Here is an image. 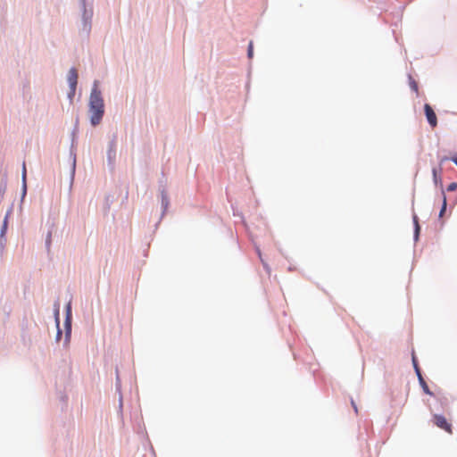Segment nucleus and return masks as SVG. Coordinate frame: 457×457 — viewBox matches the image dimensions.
<instances>
[{"mask_svg": "<svg viewBox=\"0 0 457 457\" xmlns=\"http://www.w3.org/2000/svg\"><path fill=\"white\" fill-rule=\"evenodd\" d=\"M258 254H259V257L262 261V262L263 263L264 266H266V263L263 262V260L262 259V254H261V252L258 250Z\"/></svg>", "mask_w": 457, "mask_h": 457, "instance_id": "22", "label": "nucleus"}, {"mask_svg": "<svg viewBox=\"0 0 457 457\" xmlns=\"http://www.w3.org/2000/svg\"><path fill=\"white\" fill-rule=\"evenodd\" d=\"M424 112L429 125L432 128H436L437 126V118L433 108L428 104H425Z\"/></svg>", "mask_w": 457, "mask_h": 457, "instance_id": "3", "label": "nucleus"}, {"mask_svg": "<svg viewBox=\"0 0 457 457\" xmlns=\"http://www.w3.org/2000/svg\"><path fill=\"white\" fill-rule=\"evenodd\" d=\"M432 422L438 428L445 431L448 434H453L452 424L445 416L441 414H434L432 417Z\"/></svg>", "mask_w": 457, "mask_h": 457, "instance_id": "2", "label": "nucleus"}, {"mask_svg": "<svg viewBox=\"0 0 457 457\" xmlns=\"http://www.w3.org/2000/svg\"><path fill=\"white\" fill-rule=\"evenodd\" d=\"M90 121L93 126L98 125L104 113V100L98 89V82L95 81L89 97Z\"/></svg>", "mask_w": 457, "mask_h": 457, "instance_id": "1", "label": "nucleus"}, {"mask_svg": "<svg viewBox=\"0 0 457 457\" xmlns=\"http://www.w3.org/2000/svg\"><path fill=\"white\" fill-rule=\"evenodd\" d=\"M409 85H410V87L416 93L418 94L419 92V88H418V83L415 81V79L410 76L409 77Z\"/></svg>", "mask_w": 457, "mask_h": 457, "instance_id": "8", "label": "nucleus"}, {"mask_svg": "<svg viewBox=\"0 0 457 457\" xmlns=\"http://www.w3.org/2000/svg\"><path fill=\"white\" fill-rule=\"evenodd\" d=\"M6 227H7V217H5V219H4L3 228H2V233H4Z\"/></svg>", "mask_w": 457, "mask_h": 457, "instance_id": "18", "label": "nucleus"}, {"mask_svg": "<svg viewBox=\"0 0 457 457\" xmlns=\"http://www.w3.org/2000/svg\"><path fill=\"white\" fill-rule=\"evenodd\" d=\"M445 210H446V197H445V194L443 193V204H442V208H441V211L439 213V217H442L444 215Z\"/></svg>", "mask_w": 457, "mask_h": 457, "instance_id": "9", "label": "nucleus"}, {"mask_svg": "<svg viewBox=\"0 0 457 457\" xmlns=\"http://www.w3.org/2000/svg\"><path fill=\"white\" fill-rule=\"evenodd\" d=\"M71 312V303H69L68 305H67V319L70 318Z\"/></svg>", "mask_w": 457, "mask_h": 457, "instance_id": "17", "label": "nucleus"}, {"mask_svg": "<svg viewBox=\"0 0 457 457\" xmlns=\"http://www.w3.org/2000/svg\"><path fill=\"white\" fill-rule=\"evenodd\" d=\"M416 373H417V376L419 378V381H420V378H423L422 375H421L420 370H418V371H416Z\"/></svg>", "mask_w": 457, "mask_h": 457, "instance_id": "19", "label": "nucleus"}, {"mask_svg": "<svg viewBox=\"0 0 457 457\" xmlns=\"http://www.w3.org/2000/svg\"><path fill=\"white\" fill-rule=\"evenodd\" d=\"M412 361H413V366L415 368V370L418 371V370H420V368H419L418 363L416 361L415 356H412Z\"/></svg>", "mask_w": 457, "mask_h": 457, "instance_id": "15", "label": "nucleus"}, {"mask_svg": "<svg viewBox=\"0 0 457 457\" xmlns=\"http://www.w3.org/2000/svg\"><path fill=\"white\" fill-rule=\"evenodd\" d=\"M247 55H248V57L250 59L253 58V42L252 41L249 43V46H248Z\"/></svg>", "mask_w": 457, "mask_h": 457, "instance_id": "11", "label": "nucleus"}, {"mask_svg": "<svg viewBox=\"0 0 457 457\" xmlns=\"http://www.w3.org/2000/svg\"><path fill=\"white\" fill-rule=\"evenodd\" d=\"M449 160V158L447 156H443L440 158V161H439V167H443V164L447 162Z\"/></svg>", "mask_w": 457, "mask_h": 457, "instance_id": "13", "label": "nucleus"}, {"mask_svg": "<svg viewBox=\"0 0 457 457\" xmlns=\"http://www.w3.org/2000/svg\"><path fill=\"white\" fill-rule=\"evenodd\" d=\"M420 384L424 393H426L427 395H433V393L429 390V387L427 385V383L423 378H420Z\"/></svg>", "mask_w": 457, "mask_h": 457, "instance_id": "7", "label": "nucleus"}, {"mask_svg": "<svg viewBox=\"0 0 457 457\" xmlns=\"http://www.w3.org/2000/svg\"><path fill=\"white\" fill-rule=\"evenodd\" d=\"M412 361H413V366L415 368V370L418 371V370H420V368H419L418 363L416 361L415 356H412Z\"/></svg>", "mask_w": 457, "mask_h": 457, "instance_id": "16", "label": "nucleus"}, {"mask_svg": "<svg viewBox=\"0 0 457 457\" xmlns=\"http://www.w3.org/2000/svg\"><path fill=\"white\" fill-rule=\"evenodd\" d=\"M352 405H353L355 412L357 413L358 412V409H357V406H356V404H355V403L353 401H352Z\"/></svg>", "mask_w": 457, "mask_h": 457, "instance_id": "20", "label": "nucleus"}, {"mask_svg": "<svg viewBox=\"0 0 457 457\" xmlns=\"http://www.w3.org/2000/svg\"><path fill=\"white\" fill-rule=\"evenodd\" d=\"M413 223H414V227H415L414 237H415V240H417L418 237H419L420 230V224H419V220H418L417 215L413 216Z\"/></svg>", "mask_w": 457, "mask_h": 457, "instance_id": "6", "label": "nucleus"}, {"mask_svg": "<svg viewBox=\"0 0 457 457\" xmlns=\"http://www.w3.org/2000/svg\"><path fill=\"white\" fill-rule=\"evenodd\" d=\"M68 82L70 84L71 95H74L78 82V72L75 68H71L69 71Z\"/></svg>", "mask_w": 457, "mask_h": 457, "instance_id": "4", "label": "nucleus"}, {"mask_svg": "<svg viewBox=\"0 0 457 457\" xmlns=\"http://www.w3.org/2000/svg\"><path fill=\"white\" fill-rule=\"evenodd\" d=\"M456 189H457V183L456 182H452L447 187V191H449V192L455 191Z\"/></svg>", "mask_w": 457, "mask_h": 457, "instance_id": "12", "label": "nucleus"}, {"mask_svg": "<svg viewBox=\"0 0 457 457\" xmlns=\"http://www.w3.org/2000/svg\"><path fill=\"white\" fill-rule=\"evenodd\" d=\"M412 361H413V366L415 368V370L418 371V370H420V368H419L418 363L416 361L415 356H412Z\"/></svg>", "mask_w": 457, "mask_h": 457, "instance_id": "14", "label": "nucleus"}, {"mask_svg": "<svg viewBox=\"0 0 457 457\" xmlns=\"http://www.w3.org/2000/svg\"><path fill=\"white\" fill-rule=\"evenodd\" d=\"M443 167H434L432 169L433 180L436 185L440 184L442 186V174Z\"/></svg>", "mask_w": 457, "mask_h": 457, "instance_id": "5", "label": "nucleus"}, {"mask_svg": "<svg viewBox=\"0 0 457 457\" xmlns=\"http://www.w3.org/2000/svg\"><path fill=\"white\" fill-rule=\"evenodd\" d=\"M451 160L457 165V154Z\"/></svg>", "mask_w": 457, "mask_h": 457, "instance_id": "21", "label": "nucleus"}, {"mask_svg": "<svg viewBox=\"0 0 457 457\" xmlns=\"http://www.w3.org/2000/svg\"><path fill=\"white\" fill-rule=\"evenodd\" d=\"M26 175H27L26 164H25V162H23V164H22V181H23L24 188H26Z\"/></svg>", "mask_w": 457, "mask_h": 457, "instance_id": "10", "label": "nucleus"}]
</instances>
